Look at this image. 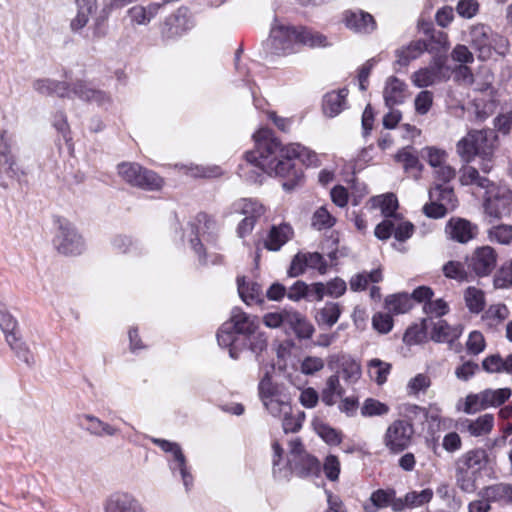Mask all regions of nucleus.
I'll list each match as a JSON object with an SVG mask.
<instances>
[{"instance_id": "50", "label": "nucleus", "mask_w": 512, "mask_h": 512, "mask_svg": "<svg viewBox=\"0 0 512 512\" xmlns=\"http://www.w3.org/2000/svg\"><path fill=\"white\" fill-rule=\"evenodd\" d=\"M282 427L285 433H295L299 431L302 427L303 421L305 419L304 412H299L296 415H293L292 412L281 413Z\"/></svg>"}, {"instance_id": "36", "label": "nucleus", "mask_w": 512, "mask_h": 512, "mask_svg": "<svg viewBox=\"0 0 512 512\" xmlns=\"http://www.w3.org/2000/svg\"><path fill=\"white\" fill-rule=\"evenodd\" d=\"M234 328L232 327L229 321L225 322L217 333V341L221 347L229 348V354L231 358L236 359L238 357V353L233 347L237 336Z\"/></svg>"}, {"instance_id": "60", "label": "nucleus", "mask_w": 512, "mask_h": 512, "mask_svg": "<svg viewBox=\"0 0 512 512\" xmlns=\"http://www.w3.org/2000/svg\"><path fill=\"white\" fill-rule=\"evenodd\" d=\"M433 104V94L428 90H423L417 94L414 100V107L417 114L425 115L429 112Z\"/></svg>"}, {"instance_id": "38", "label": "nucleus", "mask_w": 512, "mask_h": 512, "mask_svg": "<svg viewBox=\"0 0 512 512\" xmlns=\"http://www.w3.org/2000/svg\"><path fill=\"white\" fill-rule=\"evenodd\" d=\"M385 307L390 313L403 314L412 308V299L405 293L390 295L385 299Z\"/></svg>"}, {"instance_id": "5", "label": "nucleus", "mask_w": 512, "mask_h": 512, "mask_svg": "<svg viewBox=\"0 0 512 512\" xmlns=\"http://www.w3.org/2000/svg\"><path fill=\"white\" fill-rule=\"evenodd\" d=\"M484 216L498 221L512 214V190L507 186L489 185L483 198Z\"/></svg>"}, {"instance_id": "10", "label": "nucleus", "mask_w": 512, "mask_h": 512, "mask_svg": "<svg viewBox=\"0 0 512 512\" xmlns=\"http://www.w3.org/2000/svg\"><path fill=\"white\" fill-rule=\"evenodd\" d=\"M450 77V69L444 57L435 58L427 67L420 68L411 75V82L418 88H425L446 81Z\"/></svg>"}, {"instance_id": "4", "label": "nucleus", "mask_w": 512, "mask_h": 512, "mask_svg": "<svg viewBox=\"0 0 512 512\" xmlns=\"http://www.w3.org/2000/svg\"><path fill=\"white\" fill-rule=\"evenodd\" d=\"M259 398L268 411L274 417H281V413L292 411L291 396L283 384L275 383L265 375L258 385Z\"/></svg>"}, {"instance_id": "12", "label": "nucleus", "mask_w": 512, "mask_h": 512, "mask_svg": "<svg viewBox=\"0 0 512 512\" xmlns=\"http://www.w3.org/2000/svg\"><path fill=\"white\" fill-rule=\"evenodd\" d=\"M105 512H145L140 501L126 491H117L108 496L104 504Z\"/></svg>"}, {"instance_id": "18", "label": "nucleus", "mask_w": 512, "mask_h": 512, "mask_svg": "<svg viewBox=\"0 0 512 512\" xmlns=\"http://www.w3.org/2000/svg\"><path fill=\"white\" fill-rule=\"evenodd\" d=\"M407 85L404 81L395 76H390L385 82L383 89V98L386 106L392 108L401 104L406 98Z\"/></svg>"}, {"instance_id": "7", "label": "nucleus", "mask_w": 512, "mask_h": 512, "mask_svg": "<svg viewBox=\"0 0 512 512\" xmlns=\"http://www.w3.org/2000/svg\"><path fill=\"white\" fill-rule=\"evenodd\" d=\"M414 433V426L410 420L396 419L387 426L382 442L389 452L397 454L411 445Z\"/></svg>"}, {"instance_id": "56", "label": "nucleus", "mask_w": 512, "mask_h": 512, "mask_svg": "<svg viewBox=\"0 0 512 512\" xmlns=\"http://www.w3.org/2000/svg\"><path fill=\"white\" fill-rule=\"evenodd\" d=\"M493 283L497 289H507L512 287V266L510 264L503 265L496 272Z\"/></svg>"}, {"instance_id": "31", "label": "nucleus", "mask_w": 512, "mask_h": 512, "mask_svg": "<svg viewBox=\"0 0 512 512\" xmlns=\"http://www.w3.org/2000/svg\"><path fill=\"white\" fill-rule=\"evenodd\" d=\"M77 14L71 21V28L75 31L82 29L89 21L90 16L96 10V0H75Z\"/></svg>"}, {"instance_id": "1", "label": "nucleus", "mask_w": 512, "mask_h": 512, "mask_svg": "<svg viewBox=\"0 0 512 512\" xmlns=\"http://www.w3.org/2000/svg\"><path fill=\"white\" fill-rule=\"evenodd\" d=\"M255 148L246 153V178L261 182L263 174L280 177L295 176L294 159L307 166L319 164L316 153L300 144L282 146L268 128H260L253 135Z\"/></svg>"}, {"instance_id": "11", "label": "nucleus", "mask_w": 512, "mask_h": 512, "mask_svg": "<svg viewBox=\"0 0 512 512\" xmlns=\"http://www.w3.org/2000/svg\"><path fill=\"white\" fill-rule=\"evenodd\" d=\"M497 253L489 245L476 247L472 253L466 257V265L471 273L478 277L488 276L496 267Z\"/></svg>"}, {"instance_id": "27", "label": "nucleus", "mask_w": 512, "mask_h": 512, "mask_svg": "<svg viewBox=\"0 0 512 512\" xmlns=\"http://www.w3.org/2000/svg\"><path fill=\"white\" fill-rule=\"evenodd\" d=\"M370 203L372 208L380 209L385 218L394 219V217L400 216L396 213L398 209L397 197L392 193L375 196L370 199Z\"/></svg>"}, {"instance_id": "48", "label": "nucleus", "mask_w": 512, "mask_h": 512, "mask_svg": "<svg viewBox=\"0 0 512 512\" xmlns=\"http://www.w3.org/2000/svg\"><path fill=\"white\" fill-rule=\"evenodd\" d=\"M509 316V309L506 305L498 303L489 306L485 311L483 318L490 326L497 325L507 319Z\"/></svg>"}, {"instance_id": "44", "label": "nucleus", "mask_w": 512, "mask_h": 512, "mask_svg": "<svg viewBox=\"0 0 512 512\" xmlns=\"http://www.w3.org/2000/svg\"><path fill=\"white\" fill-rule=\"evenodd\" d=\"M489 241L500 245H510L512 243V226L499 224L491 227L487 231Z\"/></svg>"}, {"instance_id": "21", "label": "nucleus", "mask_w": 512, "mask_h": 512, "mask_svg": "<svg viewBox=\"0 0 512 512\" xmlns=\"http://www.w3.org/2000/svg\"><path fill=\"white\" fill-rule=\"evenodd\" d=\"M397 502L395 498V491L393 489H379L374 491L369 499V502L364 505L366 512H376L379 509L391 506Z\"/></svg>"}, {"instance_id": "25", "label": "nucleus", "mask_w": 512, "mask_h": 512, "mask_svg": "<svg viewBox=\"0 0 512 512\" xmlns=\"http://www.w3.org/2000/svg\"><path fill=\"white\" fill-rule=\"evenodd\" d=\"M456 408L465 414H474L488 408L484 390L479 393H470L457 402Z\"/></svg>"}, {"instance_id": "20", "label": "nucleus", "mask_w": 512, "mask_h": 512, "mask_svg": "<svg viewBox=\"0 0 512 512\" xmlns=\"http://www.w3.org/2000/svg\"><path fill=\"white\" fill-rule=\"evenodd\" d=\"M433 494V490L430 488L408 492L403 498L397 499V502L393 505V510L401 511L405 508L421 507L431 501Z\"/></svg>"}, {"instance_id": "26", "label": "nucleus", "mask_w": 512, "mask_h": 512, "mask_svg": "<svg viewBox=\"0 0 512 512\" xmlns=\"http://www.w3.org/2000/svg\"><path fill=\"white\" fill-rule=\"evenodd\" d=\"M83 419L87 422L86 430L96 437H113L119 433V429L99 419L98 417L86 414Z\"/></svg>"}, {"instance_id": "64", "label": "nucleus", "mask_w": 512, "mask_h": 512, "mask_svg": "<svg viewBox=\"0 0 512 512\" xmlns=\"http://www.w3.org/2000/svg\"><path fill=\"white\" fill-rule=\"evenodd\" d=\"M451 58L454 62L459 63V65H467L474 61L473 53L467 46L462 44H458L453 48Z\"/></svg>"}, {"instance_id": "41", "label": "nucleus", "mask_w": 512, "mask_h": 512, "mask_svg": "<svg viewBox=\"0 0 512 512\" xmlns=\"http://www.w3.org/2000/svg\"><path fill=\"white\" fill-rule=\"evenodd\" d=\"M188 11L186 8H180L176 14L169 18L166 26L168 27L166 33L169 36H176L188 29Z\"/></svg>"}, {"instance_id": "42", "label": "nucleus", "mask_w": 512, "mask_h": 512, "mask_svg": "<svg viewBox=\"0 0 512 512\" xmlns=\"http://www.w3.org/2000/svg\"><path fill=\"white\" fill-rule=\"evenodd\" d=\"M467 308L472 313H479L485 305V297L482 290L476 287H468L464 293Z\"/></svg>"}, {"instance_id": "54", "label": "nucleus", "mask_w": 512, "mask_h": 512, "mask_svg": "<svg viewBox=\"0 0 512 512\" xmlns=\"http://www.w3.org/2000/svg\"><path fill=\"white\" fill-rule=\"evenodd\" d=\"M487 406H499L503 404L511 396V390L509 388L499 389H485L484 390Z\"/></svg>"}, {"instance_id": "34", "label": "nucleus", "mask_w": 512, "mask_h": 512, "mask_svg": "<svg viewBox=\"0 0 512 512\" xmlns=\"http://www.w3.org/2000/svg\"><path fill=\"white\" fill-rule=\"evenodd\" d=\"M344 393V389L342 388L339 377L337 375H331L326 380V384L321 393L322 401L327 406L334 405L338 398H340Z\"/></svg>"}, {"instance_id": "58", "label": "nucleus", "mask_w": 512, "mask_h": 512, "mask_svg": "<svg viewBox=\"0 0 512 512\" xmlns=\"http://www.w3.org/2000/svg\"><path fill=\"white\" fill-rule=\"evenodd\" d=\"M334 223L335 219L325 207L317 209L312 217V225L318 230L330 228Z\"/></svg>"}, {"instance_id": "49", "label": "nucleus", "mask_w": 512, "mask_h": 512, "mask_svg": "<svg viewBox=\"0 0 512 512\" xmlns=\"http://www.w3.org/2000/svg\"><path fill=\"white\" fill-rule=\"evenodd\" d=\"M319 463L316 458L306 454L291 466V469L299 476H306L318 471Z\"/></svg>"}, {"instance_id": "33", "label": "nucleus", "mask_w": 512, "mask_h": 512, "mask_svg": "<svg viewBox=\"0 0 512 512\" xmlns=\"http://www.w3.org/2000/svg\"><path fill=\"white\" fill-rule=\"evenodd\" d=\"M391 364L378 358H373L367 363L369 377L377 384L383 385L391 372Z\"/></svg>"}, {"instance_id": "43", "label": "nucleus", "mask_w": 512, "mask_h": 512, "mask_svg": "<svg viewBox=\"0 0 512 512\" xmlns=\"http://www.w3.org/2000/svg\"><path fill=\"white\" fill-rule=\"evenodd\" d=\"M460 182L462 185H472L475 184L481 188L487 189L489 186V181L485 177H481L476 168L464 165L460 170Z\"/></svg>"}, {"instance_id": "14", "label": "nucleus", "mask_w": 512, "mask_h": 512, "mask_svg": "<svg viewBox=\"0 0 512 512\" xmlns=\"http://www.w3.org/2000/svg\"><path fill=\"white\" fill-rule=\"evenodd\" d=\"M343 22L346 28L358 34H371L377 28L374 17L363 10L346 11Z\"/></svg>"}, {"instance_id": "52", "label": "nucleus", "mask_w": 512, "mask_h": 512, "mask_svg": "<svg viewBox=\"0 0 512 512\" xmlns=\"http://www.w3.org/2000/svg\"><path fill=\"white\" fill-rule=\"evenodd\" d=\"M487 462V454L482 449H475L464 455V464L468 469L480 470Z\"/></svg>"}, {"instance_id": "9", "label": "nucleus", "mask_w": 512, "mask_h": 512, "mask_svg": "<svg viewBox=\"0 0 512 512\" xmlns=\"http://www.w3.org/2000/svg\"><path fill=\"white\" fill-rule=\"evenodd\" d=\"M119 176L127 183L147 190H158L163 180L154 172L143 169L136 163L123 162L118 165Z\"/></svg>"}, {"instance_id": "30", "label": "nucleus", "mask_w": 512, "mask_h": 512, "mask_svg": "<svg viewBox=\"0 0 512 512\" xmlns=\"http://www.w3.org/2000/svg\"><path fill=\"white\" fill-rule=\"evenodd\" d=\"M287 320V326L291 328L299 338L309 339L312 337L314 327L302 314L291 310Z\"/></svg>"}, {"instance_id": "57", "label": "nucleus", "mask_w": 512, "mask_h": 512, "mask_svg": "<svg viewBox=\"0 0 512 512\" xmlns=\"http://www.w3.org/2000/svg\"><path fill=\"white\" fill-rule=\"evenodd\" d=\"M309 269L308 260L306 257V252L297 253L290 264L288 269V275L290 277H298L305 273V271Z\"/></svg>"}, {"instance_id": "6", "label": "nucleus", "mask_w": 512, "mask_h": 512, "mask_svg": "<svg viewBox=\"0 0 512 512\" xmlns=\"http://www.w3.org/2000/svg\"><path fill=\"white\" fill-rule=\"evenodd\" d=\"M55 225L53 245L56 250L64 255L81 254L85 249V243L75 226L63 217H57Z\"/></svg>"}, {"instance_id": "40", "label": "nucleus", "mask_w": 512, "mask_h": 512, "mask_svg": "<svg viewBox=\"0 0 512 512\" xmlns=\"http://www.w3.org/2000/svg\"><path fill=\"white\" fill-rule=\"evenodd\" d=\"M238 293L241 299L248 305L252 304L254 301H258L262 294V289L260 285L256 283H247L245 278H238Z\"/></svg>"}, {"instance_id": "45", "label": "nucleus", "mask_w": 512, "mask_h": 512, "mask_svg": "<svg viewBox=\"0 0 512 512\" xmlns=\"http://www.w3.org/2000/svg\"><path fill=\"white\" fill-rule=\"evenodd\" d=\"M264 207L262 204L252 199H241L235 204V211L244 215L256 219L264 213Z\"/></svg>"}, {"instance_id": "63", "label": "nucleus", "mask_w": 512, "mask_h": 512, "mask_svg": "<svg viewBox=\"0 0 512 512\" xmlns=\"http://www.w3.org/2000/svg\"><path fill=\"white\" fill-rule=\"evenodd\" d=\"M396 226L394 228V237L398 241H405L410 238L414 232V226L411 222L403 221L400 216L394 217Z\"/></svg>"}, {"instance_id": "55", "label": "nucleus", "mask_w": 512, "mask_h": 512, "mask_svg": "<svg viewBox=\"0 0 512 512\" xmlns=\"http://www.w3.org/2000/svg\"><path fill=\"white\" fill-rule=\"evenodd\" d=\"M443 273L446 277L458 281L468 280V272L465 270L463 264L458 261H449L443 266Z\"/></svg>"}, {"instance_id": "29", "label": "nucleus", "mask_w": 512, "mask_h": 512, "mask_svg": "<svg viewBox=\"0 0 512 512\" xmlns=\"http://www.w3.org/2000/svg\"><path fill=\"white\" fill-rule=\"evenodd\" d=\"M479 496L486 497L491 502L512 504V486L506 483L488 486L479 493Z\"/></svg>"}, {"instance_id": "8", "label": "nucleus", "mask_w": 512, "mask_h": 512, "mask_svg": "<svg viewBox=\"0 0 512 512\" xmlns=\"http://www.w3.org/2000/svg\"><path fill=\"white\" fill-rule=\"evenodd\" d=\"M492 144L489 142L485 131H472L459 140L456 144V152L462 161L469 163L476 155L484 158L492 154Z\"/></svg>"}, {"instance_id": "62", "label": "nucleus", "mask_w": 512, "mask_h": 512, "mask_svg": "<svg viewBox=\"0 0 512 512\" xmlns=\"http://www.w3.org/2000/svg\"><path fill=\"white\" fill-rule=\"evenodd\" d=\"M342 373L346 381L354 383L361 376V366L354 359H347L342 363Z\"/></svg>"}, {"instance_id": "17", "label": "nucleus", "mask_w": 512, "mask_h": 512, "mask_svg": "<svg viewBox=\"0 0 512 512\" xmlns=\"http://www.w3.org/2000/svg\"><path fill=\"white\" fill-rule=\"evenodd\" d=\"M493 33L484 25H477L471 31V40L478 51V58L488 60L492 57L491 38Z\"/></svg>"}, {"instance_id": "32", "label": "nucleus", "mask_w": 512, "mask_h": 512, "mask_svg": "<svg viewBox=\"0 0 512 512\" xmlns=\"http://www.w3.org/2000/svg\"><path fill=\"white\" fill-rule=\"evenodd\" d=\"M426 45L422 41H414L396 50V63L400 66H407L411 61L417 59L425 51Z\"/></svg>"}, {"instance_id": "13", "label": "nucleus", "mask_w": 512, "mask_h": 512, "mask_svg": "<svg viewBox=\"0 0 512 512\" xmlns=\"http://www.w3.org/2000/svg\"><path fill=\"white\" fill-rule=\"evenodd\" d=\"M446 236L453 241L466 244L478 234V226L464 218H451L445 226Z\"/></svg>"}, {"instance_id": "39", "label": "nucleus", "mask_w": 512, "mask_h": 512, "mask_svg": "<svg viewBox=\"0 0 512 512\" xmlns=\"http://www.w3.org/2000/svg\"><path fill=\"white\" fill-rule=\"evenodd\" d=\"M170 454L173 458L172 469L179 470L182 480H183V483H184V486L188 490L192 486L193 479H192L191 474L188 471V468L186 465V458H185L179 444H177L175 446V448L173 449V451Z\"/></svg>"}, {"instance_id": "53", "label": "nucleus", "mask_w": 512, "mask_h": 512, "mask_svg": "<svg viewBox=\"0 0 512 512\" xmlns=\"http://www.w3.org/2000/svg\"><path fill=\"white\" fill-rule=\"evenodd\" d=\"M291 310H282L278 312H269L263 316V323L266 327L276 329L281 326H287L288 315Z\"/></svg>"}, {"instance_id": "51", "label": "nucleus", "mask_w": 512, "mask_h": 512, "mask_svg": "<svg viewBox=\"0 0 512 512\" xmlns=\"http://www.w3.org/2000/svg\"><path fill=\"white\" fill-rule=\"evenodd\" d=\"M431 385V379L427 374L419 373L412 377L407 383V392L409 395H418L425 392Z\"/></svg>"}, {"instance_id": "61", "label": "nucleus", "mask_w": 512, "mask_h": 512, "mask_svg": "<svg viewBox=\"0 0 512 512\" xmlns=\"http://www.w3.org/2000/svg\"><path fill=\"white\" fill-rule=\"evenodd\" d=\"M372 326L377 332L387 334L393 328V319L388 313L377 312L372 317Z\"/></svg>"}, {"instance_id": "47", "label": "nucleus", "mask_w": 512, "mask_h": 512, "mask_svg": "<svg viewBox=\"0 0 512 512\" xmlns=\"http://www.w3.org/2000/svg\"><path fill=\"white\" fill-rule=\"evenodd\" d=\"M390 411L387 404L374 398H367L361 406V415L364 417L383 416Z\"/></svg>"}, {"instance_id": "24", "label": "nucleus", "mask_w": 512, "mask_h": 512, "mask_svg": "<svg viewBox=\"0 0 512 512\" xmlns=\"http://www.w3.org/2000/svg\"><path fill=\"white\" fill-rule=\"evenodd\" d=\"M292 235V228L287 224L273 226L265 241V247L271 251H277L292 237Z\"/></svg>"}, {"instance_id": "37", "label": "nucleus", "mask_w": 512, "mask_h": 512, "mask_svg": "<svg viewBox=\"0 0 512 512\" xmlns=\"http://www.w3.org/2000/svg\"><path fill=\"white\" fill-rule=\"evenodd\" d=\"M430 200H436L442 205H445L450 211L457 207V199L455 198L454 191L448 187H442L436 184L429 190Z\"/></svg>"}, {"instance_id": "59", "label": "nucleus", "mask_w": 512, "mask_h": 512, "mask_svg": "<svg viewBox=\"0 0 512 512\" xmlns=\"http://www.w3.org/2000/svg\"><path fill=\"white\" fill-rule=\"evenodd\" d=\"M424 311L431 318L436 317L440 319L441 316L445 315L449 311L447 302L439 298L436 300H430L424 304Z\"/></svg>"}, {"instance_id": "46", "label": "nucleus", "mask_w": 512, "mask_h": 512, "mask_svg": "<svg viewBox=\"0 0 512 512\" xmlns=\"http://www.w3.org/2000/svg\"><path fill=\"white\" fill-rule=\"evenodd\" d=\"M420 155L433 169L447 162L448 158V154L445 150L434 146L424 147Z\"/></svg>"}, {"instance_id": "15", "label": "nucleus", "mask_w": 512, "mask_h": 512, "mask_svg": "<svg viewBox=\"0 0 512 512\" xmlns=\"http://www.w3.org/2000/svg\"><path fill=\"white\" fill-rule=\"evenodd\" d=\"M424 328L430 330L431 339L435 342H452L462 334L460 326H450L445 320L425 319Z\"/></svg>"}, {"instance_id": "16", "label": "nucleus", "mask_w": 512, "mask_h": 512, "mask_svg": "<svg viewBox=\"0 0 512 512\" xmlns=\"http://www.w3.org/2000/svg\"><path fill=\"white\" fill-rule=\"evenodd\" d=\"M229 323H231L237 334L250 336L260 328V321L257 316L249 315L239 308L231 311Z\"/></svg>"}, {"instance_id": "2", "label": "nucleus", "mask_w": 512, "mask_h": 512, "mask_svg": "<svg viewBox=\"0 0 512 512\" xmlns=\"http://www.w3.org/2000/svg\"><path fill=\"white\" fill-rule=\"evenodd\" d=\"M271 45L275 54H290L298 51L299 45L309 47H325L328 45L326 36L304 27L295 28L277 23L271 29Z\"/></svg>"}, {"instance_id": "3", "label": "nucleus", "mask_w": 512, "mask_h": 512, "mask_svg": "<svg viewBox=\"0 0 512 512\" xmlns=\"http://www.w3.org/2000/svg\"><path fill=\"white\" fill-rule=\"evenodd\" d=\"M35 88L41 93H54L60 97L75 98L93 102L99 106L110 103V97L103 91L95 89L90 83L77 81L69 88L64 82L38 80Z\"/></svg>"}, {"instance_id": "28", "label": "nucleus", "mask_w": 512, "mask_h": 512, "mask_svg": "<svg viewBox=\"0 0 512 512\" xmlns=\"http://www.w3.org/2000/svg\"><path fill=\"white\" fill-rule=\"evenodd\" d=\"M312 427L315 433L328 445L336 446L341 443V432L331 427L322 419L315 417L312 420Z\"/></svg>"}, {"instance_id": "35", "label": "nucleus", "mask_w": 512, "mask_h": 512, "mask_svg": "<svg viewBox=\"0 0 512 512\" xmlns=\"http://www.w3.org/2000/svg\"><path fill=\"white\" fill-rule=\"evenodd\" d=\"M160 5L157 3L149 4L147 7L134 6L128 10V15L132 22L138 25H146L157 14Z\"/></svg>"}, {"instance_id": "22", "label": "nucleus", "mask_w": 512, "mask_h": 512, "mask_svg": "<svg viewBox=\"0 0 512 512\" xmlns=\"http://www.w3.org/2000/svg\"><path fill=\"white\" fill-rule=\"evenodd\" d=\"M342 313V307L336 302H326L315 314V321L319 326L332 327L337 323Z\"/></svg>"}, {"instance_id": "23", "label": "nucleus", "mask_w": 512, "mask_h": 512, "mask_svg": "<svg viewBox=\"0 0 512 512\" xmlns=\"http://www.w3.org/2000/svg\"><path fill=\"white\" fill-rule=\"evenodd\" d=\"M347 95L346 89L327 93L323 101L324 113L329 117L338 115L345 107Z\"/></svg>"}, {"instance_id": "19", "label": "nucleus", "mask_w": 512, "mask_h": 512, "mask_svg": "<svg viewBox=\"0 0 512 512\" xmlns=\"http://www.w3.org/2000/svg\"><path fill=\"white\" fill-rule=\"evenodd\" d=\"M494 426V417L491 414H483L476 419H466L461 423L462 432L472 437H480L489 434Z\"/></svg>"}]
</instances>
